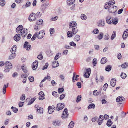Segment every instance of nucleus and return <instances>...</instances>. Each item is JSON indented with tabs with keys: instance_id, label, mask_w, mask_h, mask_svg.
Instances as JSON below:
<instances>
[{
	"instance_id": "nucleus-53",
	"label": "nucleus",
	"mask_w": 128,
	"mask_h": 128,
	"mask_svg": "<svg viewBox=\"0 0 128 128\" xmlns=\"http://www.w3.org/2000/svg\"><path fill=\"white\" fill-rule=\"evenodd\" d=\"M50 34H53L54 32V28H51L50 30Z\"/></svg>"
},
{
	"instance_id": "nucleus-22",
	"label": "nucleus",
	"mask_w": 128,
	"mask_h": 128,
	"mask_svg": "<svg viewBox=\"0 0 128 128\" xmlns=\"http://www.w3.org/2000/svg\"><path fill=\"white\" fill-rule=\"evenodd\" d=\"M105 22L104 20H101L98 23V26L100 27H103L104 26Z\"/></svg>"
},
{
	"instance_id": "nucleus-14",
	"label": "nucleus",
	"mask_w": 128,
	"mask_h": 128,
	"mask_svg": "<svg viewBox=\"0 0 128 128\" xmlns=\"http://www.w3.org/2000/svg\"><path fill=\"white\" fill-rule=\"evenodd\" d=\"M20 39V34H16L14 38V40L16 41H18Z\"/></svg>"
},
{
	"instance_id": "nucleus-1",
	"label": "nucleus",
	"mask_w": 128,
	"mask_h": 128,
	"mask_svg": "<svg viewBox=\"0 0 128 128\" xmlns=\"http://www.w3.org/2000/svg\"><path fill=\"white\" fill-rule=\"evenodd\" d=\"M115 3L114 0H110L108 2L106 3L104 6L106 9L108 8V11L109 12L114 13L116 12L117 10V7L116 6H113L109 8V6L114 4Z\"/></svg>"
},
{
	"instance_id": "nucleus-45",
	"label": "nucleus",
	"mask_w": 128,
	"mask_h": 128,
	"mask_svg": "<svg viewBox=\"0 0 128 128\" xmlns=\"http://www.w3.org/2000/svg\"><path fill=\"white\" fill-rule=\"evenodd\" d=\"M37 58H38L40 60H42L43 58V56L42 55V53L40 52L38 55Z\"/></svg>"
},
{
	"instance_id": "nucleus-19",
	"label": "nucleus",
	"mask_w": 128,
	"mask_h": 128,
	"mask_svg": "<svg viewBox=\"0 0 128 128\" xmlns=\"http://www.w3.org/2000/svg\"><path fill=\"white\" fill-rule=\"evenodd\" d=\"M76 23L75 22H70L69 24L70 28L76 27Z\"/></svg>"
},
{
	"instance_id": "nucleus-31",
	"label": "nucleus",
	"mask_w": 128,
	"mask_h": 128,
	"mask_svg": "<svg viewBox=\"0 0 128 128\" xmlns=\"http://www.w3.org/2000/svg\"><path fill=\"white\" fill-rule=\"evenodd\" d=\"M101 63L102 64H104L107 62L106 58L105 57L102 58L101 60Z\"/></svg>"
},
{
	"instance_id": "nucleus-4",
	"label": "nucleus",
	"mask_w": 128,
	"mask_h": 128,
	"mask_svg": "<svg viewBox=\"0 0 128 128\" xmlns=\"http://www.w3.org/2000/svg\"><path fill=\"white\" fill-rule=\"evenodd\" d=\"M68 115L69 114L68 112V110L66 108H65L62 115V118L63 119L67 118Z\"/></svg>"
},
{
	"instance_id": "nucleus-56",
	"label": "nucleus",
	"mask_w": 128,
	"mask_h": 128,
	"mask_svg": "<svg viewBox=\"0 0 128 128\" xmlns=\"http://www.w3.org/2000/svg\"><path fill=\"white\" fill-rule=\"evenodd\" d=\"M128 65V64H127L126 63H124L122 65L121 67L123 68H125L127 67Z\"/></svg>"
},
{
	"instance_id": "nucleus-64",
	"label": "nucleus",
	"mask_w": 128,
	"mask_h": 128,
	"mask_svg": "<svg viewBox=\"0 0 128 128\" xmlns=\"http://www.w3.org/2000/svg\"><path fill=\"white\" fill-rule=\"evenodd\" d=\"M92 60L91 58L90 57H88L87 58L86 60L87 62H89L91 61Z\"/></svg>"
},
{
	"instance_id": "nucleus-16",
	"label": "nucleus",
	"mask_w": 128,
	"mask_h": 128,
	"mask_svg": "<svg viewBox=\"0 0 128 128\" xmlns=\"http://www.w3.org/2000/svg\"><path fill=\"white\" fill-rule=\"evenodd\" d=\"M116 80L114 78L112 79L110 81V84L113 87L115 86L116 84Z\"/></svg>"
},
{
	"instance_id": "nucleus-6",
	"label": "nucleus",
	"mask_w": 128,
	"mask_h": 128,
	"mask_svg": "<svg viewBox=\"0 0 128 128\" xmlns=\"http://www.w3.org/2000/svg\"><path fill=\"white\" fill-rule=\"evenodd\" d=\"M45 34L44 30H42L37 34V38L38 39L42 38H43L44 35Z\"/></svg>"
},
{
	"instance_id": "nucleus-33",
	"label": "nucleus",
	"mask_w": 128,
	"mask_h": 128,
	"mask_svg": "<svg viewBox=\"0 0 128 128\" xmlns=\"http://www.w3.org/2000/svg\"><path fill=\"white\" fill-rule=\"evenodd\" d=\"M112 124V122L111 121V120L109 119L106 125L108 126H110Z\"/></svg>"
},
{
	"instance_id": "nucleus-27",
	"label": "nucleus",
	"mask_w": 128,
	"mask_h": 128,
	"mask_svg": "<svg viewBox=\"0 0 128 128\" xmlns=\"http://www.w3.org/2000/svg\"><path fill=\"white\" fill-rule=\"evenodd\" d=\"M112 20L113 22H112V24L116 25L118 23V20L117 18H112Z\"/></svg>"
},
{
	"instance_id": "nucleus-51",
	"label": "nucleus",
	"mask_w": 128,
	"mask_h": 128,
	"mask_svg": "<svg viewBox=\"0 0 128 128\" xmlns=\"http://www.w3.org/2000/svg\"><path fill=\"white\" fill-rule=\"evenodd\" d=\"M97 62V60L96 58H94L93 60V64L94 66H95Z\"/></svg>"
},
{
	"instance_id": "nucleus-8",
	"label": "nucleus",
	"mask_w": 128,
	"mask_h": 128,
	"mask_svg": "<svg viewBox=\"0 0 128 128\" xmlns=\"http://www.w3.org/2000/svg\"><path fill=\"white\" fill-rule=\"evenodd\" d=\"M64 106V104L59 103L57 104L56 107V110H60L63 108Z\"/></svg>"
},
{
	"instance_id": "nucleus-36",
	"label": "nucleus",
	"mask_w": 128,
	"mask_h": 128,
	"mask_svg": "<svg viewBox=\"0 0 128 128\" xmlns=\"http://www.w3.org/2000/svg\"><path fill=\"white\" fill-rule=\"evenodd\" d=\"M31 3L29 2H27L26 5H24L22 6L23 8H25L30 6V5Z\"/></svg>"
},
{
	"instance_id": "nucleus-59",
	"label": "nucleus",
	"mask_w": 128,
	"mask_h": 128,
	"mask_svg": "<svg viewBox=\"0 0 128 128\" xmlns=\"http://www.w3.org/2000/svg\"><path fill=\"white\" fill-rule=\"evenodd\" d=\"M96 90H94L93 92V94L95 96H98L99 94V93L97 92Z\"/></svg>"
},
{
	"instance_id": "nucleus-23",
	"label": "nucleus",
	"mask_w": 128,
	"mask_h": 128,
	"mask_svg": "<svg viewBox=\"0 0 128 128\" xmlns=\"http://www.w3.org/2000/svg\"><path fill=\"white\" fill-rule=\"evenodd\" d=\"M74 0H67L66 2L68 6H70L72 5H73ZM73 5H72V6L74 8Z\"/></svg>"
},
{
	"instance_id": "nucleus-11",
	"label": "nucleus",
	"mask_w": 128,
	"mask_h": 128,
	"mask_svg": "<svg viewBox=\"0 0 128 128\" xmlns=\"http://www.w3.org/2000/svg\"><path fill=\"white\" fill-rule=\"evenodd\" d=\"M61 124L60 120H56L53 121L52 124L55 126H59Z\"/></svg>"
},
{
	"instance_id": "nucleus-46",
	"label": "nucleus",
	"mask_w": 128,
	"mask_h": 128,
	"mask_svg": "<svg viewBox=\"0 0 128 128\" xmlns=\"http://www.w3.org/2000/svg\"><path fill=\"white\" fill-rule=\"evenodd\" d=\"M73 34L72 32H71L70 31H68L67 32L68 36V37H71L72 36Z\"/></svg>"
},
{
	"instance_id": "nucleus-28",
	"label": "nucleus",
	"mask_w": 128,
	"mask_h": 128,
	"mask_svg": "<svg viewBox=\"0 0 128 128\" xmlns=\"http://www.w3.org/2000/svg\"><path fill=\"white\" fill-rule=\"evenodd\" d=\"M103 36V33L102 32H101L98 35L97 38L98 40H100L102 38Z\"/></svg>"
},
{
	"instance_id": "nucleus-40",
	"label": "nucleus",
	"mask_w": 128,
	"mask_h": 128,
	"mask_svg": "<svg viewBox=\"0 0 128 128\" xmlns=\"http://www.w3.org/2000/svg\"><path fill=\"white\" fill-rule=\"evenodd\" d=\"M48 6L47 4H43L42 6V9L43 10H42V13H44V10Z\"/></svg>"
},
{
	"instance_id": "nucleus-32",
	"label": "nucleus",
	"mask_w": 128,
	"mask_h": 128,
	"mask_svg": "<svg viewBox=\"0 0 128 128\" xmlns=\"http://www.w3.org/2000/svg\"><path fill=\"white\" fill-rule=\"evenodd\" d=\"M61 54L60 53H58L56 54L55 56L54 59L55 60H56L59 58L61 56Z\"/></svg>"
},
{
	"instance_id": "nucleus-54",
	"label": "nucleus",
	"mask_w": 128,
	"mask_h": 128,
	"mask_svg": "<svg viewBox=\"0 0 128 128\" xmlns=\"http://www.w3.org/2000/svg\"><path fill=\"white\" fill-rule=\"evenodd\" d=\"M108 85L107 83H106L104 85L103 87V89L104 90H106L107 88L108 87Z\"/></svg>"
},
{
	"instance_id": "nucleus-15",
	"label": "nucleus",
	"mask_w": 128,
	"mask_h": 128,
	"mask_svg": "<svg viewBox=\"0 0 128 128\" xmlns=\"http://www.w3.org/2000/svg\"><path fill=\"white\" fill-rule=\"evenodd\" d=\"M36 110H37L38 113L39 114H41L43 112V108L39 106H37L36 108Z\"/></svg>"
},
{
	"instance_id": "nucleus-21",
	"label": "nucleus",
	"mask_w": 128,
	"mask_h": 128,
	"mask_svg": "<svg viewBox=\"0 0 128 128\" xmlns=\"http://www.w3.org/2000/svg\"><path fill=\"white\" fill-rule=\"evenodd\" d=\"M21 68L24 72L26 73V74L27 75V76H28L29 73L28 72V71H27L26 68L24 66V65L21 66Z\"/></svg>"
},
{
	"instance_id": "nucleus-9",
	"label": "nucleus",
	"mask_w": 128,
	"mask_h": 128,
	"mask_svg": "<svg viewBox=\"0 0 128 128\" xmlns=\"http://www.w3.org/2000/svg\"><path fill=\"white\" fill-rule=\"evenodd\" d=\"M91 72L90 68H88L86 70V72L84 75V76L86 78L89 77Z\"/></svg>"
},
{
	"instance_id": "nucleus-49",
	"label": "nucleus",
	"mask_w": 128,
	"mask_h": 128,
	"mask_svg": "<svg viewBox=\"0 0 128 128\" xmlns=\"http://www.w3.org/2000/svg\"><path fill=\"white\" fill-rule=\"evenodd\" d=\"M116 36V32L115 31H113V33L112 34L111 38L112 40H113Z\"/></svg>"
},
{
	"instance_id": "nucleus-3",
	"label": "nucleus",
	"mask_w": 128,
	"mask_h": 128,
	"mask_svg": "<svg viewBox=\"0 0 128 128\" xmlns=\"http://www.w3.org/2000/svg\"><path fill=\"white\" fill-rule=\"evenodd\" d=\"M5 68H4V71L5 72H8L10 69L12 68V65L10 62L6 61L5 62Z\"/></svg>"
},
{
	"instance_id": "nucleus-52",
	"label": "nucleus",
	"mask_w": 128,
	"mask_h": 128,
	"mask_svg": "<svg viewBox=\"0 0 128 128\" xmlns=\"http://www.w3.org/2000/svg\"><path fill=\"white\" fill-rule=\"evenodd\" d=\"M99 32V30L98 29L96 28L94 29L92 31V32L94 34H98Z\"/></svg>"
},
{
	"instance_id": "nucleus-47",
	"label": "nucleus",
	"mask_w": 128,
	"mask_h": 128,
	"mask_svg": "<svg viewBox=\"0 0 128 128\" xmlns=\"http://www.w3.org/2000/svg\"><path fill=\"white\" fill-rule=\"evenodd\" d=\"M38 32H36L35 34L33 35L32 38H31V40H34L36 37H37V34Z\"/></svg>"
},
{
	"instance_id": "nucleus-17",
	"label": "nucleus",
	"mask_w": 128,
	"mask_h": 128,
	"mask_svg": "<svg viewBox=\"0 0 128 128\" xmlns=\"http://www.w3.org/2000/svg\"><path fill=\"white\" fill-rule=\"evenodd\" d=\"M72 32L74 35H75L78 32V30L77 28L76 27H72Z\"/></svg>"
},
{
	"instance_id": "nucleus-30",
	"label": "nucleus",
	"mask_w": 128,
	"mask_h": 128,
	"mask_svg": "<svg viewBox=\"0 0 128 128\" xmlns=\"http://www.w3.org/2000/svg\"><path fill=\"white\" fill-rule=\"evenodd\" d=\"M74 122L73 121H72L70 123L68 126V128H72L74 126Z\"/></svg>"
},
{
	"instance_id": "nucleus-13",
	"label": "nucleus",
	"mask_w": 128,
	"mask_h": 128,
	"mask_svg": "<svg viewBox=\"0 0 128 128\" xmlns=\"http://www.w3.org/2000/svg\"><path fill=\"white\" fill-rule=\"evenodd\" d=\"M38 62L37 60H36L32 64V67L33 70H35L37 68L38 66Z\"/></svg>"
},
{
	"instance_id": "nucleus-61",
	"label": "nucleus",
	"mask_w": 128,
	"mask_h": 128,
	"mask_svg": "<svg viewBox=\"0 0 128 128\" xmlns=\"http://www.w3.org/2000/svg\"><path fill=\"white\" fill-rule=\"evenodd\" d=\"M70 46H76V44L73 42H70Z\"/></svg>"
},
{
	"instance_id": "nucleus-5",
	"label": "nucleus",
	"mask_w": 128,
	"mask_h": 128,
	"mask_svg": "<svg viewBox=\"0 0 128 128\" xmlns=\"http://www.w3.org/2000/svg\"><path fill=\"white\" fill-rule=\"evenodd\" d=\"M36 14L34 13L31 14L29 16L28 18V19L30 22L33 21L36 19Z\"/></svg>"
},
{
	"instance_id": "nucleus-41",
	"label": "nucleus",
	"mask_w": 128,
	"mask_h": 128,
	"mask_svg": "<svg viewBox=\"0 0 128 128\" xmlns=\"http://www.w3.org/2000/svg\"><path fill=\"white\" fill-rule=\"evenodd\" d=\"M11 108L14 112L16 113L17 112L18 110L17 108L12 106L11 107Z\"/></svg>"
},
{
	"instance_id": "nucleus-55",
	"label": "nucleus",
	"mask_w": 128,
	"mask_h": 128,
	"mask_svg": "<svg viewBox=\"0 0 128 128\" xmlns=\"http://www.w3.org/2000/svg\"><path fill=\"white\" fill-rule=\"evenodd\" d=\"M64 89L63 88H59L58 90V92L59 93H61L62 92H63L64 91Z\"/></svg>"
},
{
	"instance_id": "nucleus-18",
	"label": "nucleus",
	"mask_w": 128,
	"mask_h": 128,
	"mask_svg": "<svg viewBox=\"0 0 128 128\" xmlns=\"http://www.w3.org/2000/svg\"><path fill=\"white\" fill-rule=\"evenodd\" d=\"M124 98L122 96H120L118 98L116 99V101L117 102L120 101H123L124 100Z\"/></svg>"
},
{
	"instance_id": "nucleus-48",
	"label": "nucleus",
	"mask_w": 128,
	"mask_h": 128,
	"mask_svg": "<svg viewBox=\"0 0 128 128\" xmlns=\"http://www.w3.org/2000/svg\"><path fill=\"white\" fill-rule=\"evenodd\" d=\"M81 95L78 96L77 98V99L76 100V102H80L81 99Z\"/></svg>"
},
{
	"instance_id": "nucleus-24",
	"label": "nucleus",
	"mask_w": 128,
	"mask_h": 128,
	"mask_svg": "<svg viewBox=\"0 0 128 128\" xmlns=\"http://www.w3.org/2000/svg\"><path fill=\"white\" fill-rule=\"evenodd\" d=\"M16 46L15 45L11 48L10 52L11 53H15L16 51Z\"/></svg>"
},
{
	"instance_id": "nucleus-25",
	"label": "nucleus",
	"mask_w": 128,
	"mask_h": 128,
	"mask_svg": "<svg viewBox=\"0 0 128 128\" xmlns=\"http://www.w3.org/2000/svg\"><path fill=\"white\" fill-rule=\"evenodd\" d=\"M48 112L49 114H52L54 112V110L52 108H51V106H50L48 107Z\"/></svg>"
},
{
	"instance_id": "nucleus-2",
	"label": "nucleus",
	"mask_w": 128,
	"mask_h": 128,
	"mask_svg": "<svg viewBox=\"0 0 128 128\" xmlns=\"http://www.w3.org/2000/svg\"><path fill=\"white\" fill-rule=\"evenodd\" d=\"M16 32L20 33L22 37H24L27 34V30L26 29L22 28V25H20L16 28Z\"/></svg>"
},
{
	"instance_id": "nucleus-12",
	"label": "nucleus",
	"mask_w": 128,
	"mask_h": 128,
	"mask_svg": "<svg viewBox=\"0 0 128 128\" xmlns=\"http://www.w3.org/2000/svg\"><path fill=\"white\" fill-rule=\"evenodd\" d=\"M128 36V29H126L123 33L122 38L124 40H125Z\"/></svg>"
},
{
	"instance_id": "nucleus-63",
	"label": "nucleus",
	"mask_w": 128,
	"mask_h": 128,
	"mask_svg": "<svg viewBox=\"0 0 128 128\" xmlns=\"http://www.w3.org/2000/svg\"><path fill=\"white\" fill-rule=\"evenodd\" d=\"M61 80H64V76L63 74H60L59 76Z\"/></svg>"
},
{
	"instance_id": "nucleus-42",
	"label": "nucleus",
	"mask_w": 128,
	"mask_h": 128,
	"mask_svg": "<svg viewBox=\"0 0 128 128\" xmlns=\"http://www.w3.org/2000/svg\"><path fill=\"white\" fill-rule=\"evenodd\" d=\"M104 38L105 40H107L109 39V36L108 33H106L104 35Z\"/></svg>"
},
{
	"instance_id": "nucleus-20",
	"label": "nucleus",
	"mask_w": 128,
	"mask_h": 128,
	"mask_svg": "<svg viewBox=\"0 0 128 128\" xmlns=\"http://www.w3.org/2000/svg\"><path fill=\"white\" fill-rule=\"evenodd\" d=\"M8 83L6 85V84H4L2 89V93L4 94L6 92V88L8 86Z\"/></svg>"
},
{
	"instance_id": "nucleus-10",
	"label": "nucleus",
	"mask_w": 128,
	"mask_h": 128,
	"mask_svg": "<svg viewBox=\"0 0 128 128\" xmlns=\"http://www.w3.org/2000/svg\"><path fill=\"white\" fill-rule=\"evenodd\" d=\"M104 116L102 115H100L98 119V124L99 125H100L102 124L104 119Z\"/></svg>"
},
{
	"instance_id": "nucleus-7",
	"label": "nucleus",
	"mask_w": 128,
	"mask_h": 128,
	"mask_svg": "<svg viewBox=\"0 0 128 128\" xmlns=\"http://www.w3.org/2000/svg\"><path fill=\"white\" fill-rule=\"evenodd\" d=\"M106 22L108 24H112L113 22L112 18L109 16H108L106 18Z\"/></svg>"
},
{
	"instance_id": "nucleus-29",
	"label": "nucleus",
	"mask_w": 128,
	"mask_h": 128,
	"mask_svg": "<svg viewBox=\"0 0 128 128\" xmlns=\"http://www.w3.org/2000/svg\"><path fill=\"white\" fill-rule=\"evenodd\" d=\"M59 65L58 62L57 61H55L53 62L52 66L54 68H56Z\"/></svg>"
},
{
	"instance_id": "nucleus-44",
	"label": "nucleus",
	"mask_w": 128,
	"mask_h": 128,
	"mask_svg": "<svg viewBox=\"0 0 128 128\" xmlns=\"http://www.w3.org/2000/svg\"><path fill=\"white\" fill-rule=\"evenodd\" d=\"M43 22V20H38L36 22V24L37 25H40L42 24Z\"/></svg>"
},
{
	"instance_id": "nucleus-43",
	"label": "nucleus",
	"mask_w": 128,
	"mask_h": 128,
	"mask_svg": "<svg viewBox=\"0 0 128 128\" xmlns=\"http://www.w3.org/2000/svg\"><path fill=\"white\" fill-rule=\"evenodd\" d=\"M120 76L122 78L124 79L126 77V75L125 73L122 72Z\"/></svg>"
},
{
	"instance_id": "nucleus-26",
	"label": "nucleus",
	"mask_w": 128,
	"mask_h": 128,
	"mask_svg": "<svg viewBox=\"0 0 128 128\" xmlns=\"http://www.w3.org/2000/svg\"><path fill=\"white\" fill-rule=\"evenodd\" d=\"M16 56V55L15 53H11L8 57V59L9 60L12 59L15 57Z\"/></svg>"
},
{
	"instance_id": "nucleus-50",
	"label": "nucleus",
	"mask_w": 128,
	"mask_h": 128,
	"mask_svg": "<svg viewBox=\"0 0 128 128\" xmlns=\"http://www.w3.org/2000/svg\"><path fill=\"white\" fill-rule=\"evenodd\" d=\"M6 3L5 0H0V5L2 6H4Z\"/></svg>"
},
{
	"instance_id": "nucleus-39",
	"label": "nucleus",
	"mask_w": 128,
	"mask_h": 128,
	"mask_svg": "<svg viewBox=\"0 0 128 128\" xmlns=\"http://www.w3.org/2000/svg\"><path fill=\"white\" fill-rule=\"evenodd\" d=\"M35 99L36 98H32L29 101L28 104V105H30L32 104L34 102Z\"/></svg>"
},
{
	"instance_id": "nucleus-37",
	"label": "nucleus",
	"mask_w": 128,
	"mask_h": 128,
	"mask_svg": "<svg viewBox=\"0 0 128 128\" xmlns=\"http://www.w3.org/2000/svg\"><path fill=\"white\" fill-rule=\"evenodd\" d=\"M80 17L83 20H85L87 18L86 16L84 14H82L81 15Z\"/></svg>"
},
{
	"instance_id": "nucleus-58",
	"label": "nucleus",
	"mask_w": 128,
	"mask_h": 128,
	"mask_svg": "<svg viewBox=\"0 0 128 128\" xmlns=\"http://www.w3.org/2000/svg\"><path fill=\"white\" fill-rule=\"evenodd\" d=\"M29 80L30 82H33L34 81V78L32 76H29L28 77Z\"/></svg>"
},
{
	"instance_id": "nucleus-34",
	"label": "nucleus",
	"mask_w": 128,
	"mask_h": 128,
	"mask_svg": "<svg viewBox=\"0 0 128 128\" xmlns=\"http://www.w3.org/2000/svg\"><path fill=\"white\" fill-rule=\"evenodd\" d=\"M80 39V36L78 34L76 35L75 36L74 39L75 41L78 42L79 41Z\"/></svg>"
},
{
	"instance_id": "nucleus-35",
	"label": "nucleus",
	"mask_w": 128,
	"mask_h": 128,
	"mask_svg": "<svg viewBox=\"0 0 128 128\" xmlns=\"http://www.w3.org/2000/svg\"><path fill=\"white\" fill-rule=\"evenodd\" d=\"M95 108V106L93 104H90L88 107V109L90 108L94 109Z\"/></svg>"
},
{
	"instance_id": "nucleus-62",
	"label": "nucleus",
	"mask_w": 128,
	"mask_h": 128,
	"mask_svg": "<svg viewBox=\"0 0 128 128\" xmlns=\"http://www.w3.org/2000/svg\"><path fill=\"white\" fill-rule=\"evenodd\" d=\"M48 65V63H46L45 65L43 67L42 69L43 70H44L45 69H46L47 68Z\"/></svg>"
},
{
	"instance_id": "nucleus-57",
	"label": "nucleus",
	"mask_w": 128,
	"mask_h": 128,
	"mask_svg": "<svg viewBox=\"0 0 128 128\" xmlns=\"http://www.w3.org/2000/svg\"><path fill=\"white\" fill-rule=\"evenodd\" d=\"M98 117L96 116L92 118V121L93 122H95L96 121L98 120Z\"/></svg>"
},
{
	"instance_id": "nucleus-38",
	"label": "nucleus",
	"mask_w": 128,
	"mask_h": 128,
	"mask_svg": "<svg viewBox=\"0 0 128 128\" xmlns=\"http://www.w3.org/2000/svg\"><path fill=\"white\" fill-rule=\"evenodd\" d=\"M111 66L110 65H108L106 67L105 70L106 71L109 72L110 71L111 69Z\"/></svg>"
},
{
	"instance_id": "nucleus-60",
	"label": "nucleus",
	"mask_w": 128,
	"mask_h": 128,
	"mask_svg": "<svg viewBox=\"0 0 128 128\" xmlns=\"http://www.w3.org/2000/svg\"><path fill=\"white\" fill-rule=\"evenodd\" d=\"M9 119H7L6 120L4 123V124L5 125L8 124L9 123Z\"/></svg>"
}]
</instances>
